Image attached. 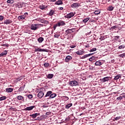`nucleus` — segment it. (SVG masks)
<instances>
[{"mask_svg":"<svg viewBox=\"0 0 125 125\" xmlns=\"http://www.w3.org/2000/svg\"><path fill=\"white\" fill-rule=\"evenodd\" d=\"M35 108V106L33 105L31 106L27 107L25 108V111H31V110H33V108Z\"/></svg>","mask_w":125,"mask_h":125,"instance_id":"obj_12","label":"nucleus"},{"mask_svg":"<svg viewBox=\"0 0 125 125\" xmlns=\"http://www.w3.org/2000/svg\"><path fill=\"white\" fill-rule=\"evenodd\" d=\"M40 22L41 23H44V20H43V19H41V20Z\"/></svg>","mask_w":125,"mask_h":125,"instance_id":"obj_53","label":"nucleus"},{"mask_svg":"<svg viewBox=\"0 0 125 125\" xmlns=\"http://www.w3.org/2000/svg\"><path fill=\"white\" fill-rule=\"evenodd\" d=\"M89 19H90V18H86V19L83 20V23H86L87 22V21H88V20H89Z\"/></svg>","mask_w":125,"mask_h":125,"instance_id":"obj_31","label":"nucleus"},{"mask_svg":"<svg viewBox=\"0 0 125 125\" xmlns=\"http://www.w3.org/2000/svg\"><path fill=\"white\" fill-rule=\"evenodd\" d=\"M50 1H52V2H55V1H56V0H50Z\"/></svg>","mask_w":125,"mask_h":125,"instance_id":"obj_58","label":"nucleus"},{"mask_svg":"<svg viewBox=\"0 0 125 125\" xmlns=\"http://www.w3.org/2000/svg\"><path fill=\"white\" fill-rule=\"evenodd\" d=\"M110 78L111 77H106L101 80L102 82H103V83H105V82H108V81H109V80H110Z\"/></svg>","mask_w":125,"mask_h":125,"instance_id":"obj_7","label":"nucleus"},{"mask_svg":"<svg viewBox=\"0 0 125 125\" xmlns=\"http://www.w3.org/2000/svg\"><path fill=\"white\" fill-rule=\"evenodd\" d=\"M121 119V116L117 117L115 118L114 121H119V120H120Z\"/></svg>","mask_w":125,"mask_h":125,"instance_id":"obj_43","label":"nucleus"},{"mask_svg":"<svg viewBox=\"0 0 125 125\" xmlns=\"http://www.w3.org/2000/svg\"><path fill=\"white\" fill-rule=\"evenodd\" d=\"M63 4V2L62 0H59L55 3V4H56L57 5H60L61 4Z\"/></svg>","mask_w":125,"mask_h":125,"instance_id":"obj_17","label":"nucleus"},{"mask_svg":"<svg viewBox=\"0 0 125 125\" xmlns=\"http://www.w3.org/2000/svg\"><path fill=\"white\" fill-rule=\"evenodd\" d=\"M84 53V52L82 50H80L76 52V54H78V55H83V54Z\"/></svg>","mask_w":125,"mask_h":125,"instance_id":"obj_23","label":"nucleus"},{"mask_svg":"<svg viewBox=\"0 0 125 125\" xmlns=\"http://www.w3.org/2000/svg\"><path fill=\"white\" fill-rule=\"evenodd\" d=\"M72 59H73V57H72V56H67L66 57V58L65 59V61L67 63H68V62H69V61H70V60H72Z\"/></svg>","mask_w":125,"mask_h":125,"instance_id":"obj_5","label":"nucleus"},{"mask_svg":"<svg viewBox=\"0 0 125 125\" xmlns=\"http://www.w3.org/2000/svg\"><path fill=\"white\" fill-rule=\"evenodd\" d=\"M54 37L55 38H56L57 39H58V38H59V37H60V35L59 34H55Z\"/></svg>","mask_w":125,"mask_h":125,"instance_id":"obj_40","label":"nucleus"},{"mask_svg":"<svg viewBox=\"0 0 125 125\" xmlns=\"http://www.w3.org/2000/svg\"><path fill=\"white\" fill-rule=\"evenodd\" d=\"M43 24H32L30 26V29L33 30V31H37L40 27H42Z\"/></svg>","mask_w":125,"mask_h":125,"instance_id":"obj_1","label":"nucleus"},{"mask_svg":"<svg viewBox=\"0 0 125 125\" xmlns=\"http://www.w3.org/2000/svg\"><path fill=\"white\" fill-rule=\"evenodd\" d=\"M40 9H41L42 10H43V9H45V6L43 5H41L39 6Z\"/></svg>","mask_w":125,"mask_h":125,"instance_id":"obj_30","label":"nucleus"},{"mask_svg":"<svg viewBox=\"0 0 125 125\" xmlns=\"http://www.w3.org/2000/svg\"><path fill=\"white\" fill-rule=\"evenodd\" d=\"M94 14L96 15H98V14H100V11H96L94 12Z\"/></svg>","mask_w":125,"mask_h":125,"instance_id":"obj_37","label":"nucleus"},{"mask_svg":"<svg viewBox=\"0 0 125 125\" xmlns=\"http://www.w3.org/2000/svg\"><path fill=\"white\" fill-rule=\"evenodd\" d=\"M75 14H76V12H70L69 14H67L65 16V18H67V19H70V18H72V17H74L75 16Z\"/></svg>","mask_w":125,"mask_h":125,"instance_id":"obj_3","label":"nucleus"},{"mask_svg":"<svg viewBox=\"0 0 125 125\" xmlns=\"http://www.w3.org/2000/svg\"><path fill=\"white\" fill-rule=\"evenodd\" d=\"M2 46H7V44H3Z\"/></svg>","mask_w":125,"mask_h":125,"instance_id":"obj_57","label":"nucleus"},{"mask_svg":"<svg viewBox=\"0 0 125 125\" xmlns=\"http://www.w3.org/2000/svg\"><path fill=\"white\" fill-rule=\"evenodd\" d=\"M11 23H12L11 20H6L4 21L3 24L5 25H8L9 24H11Z\"/></svg>","mask_w":125,"mask_h":125,"instance_id":"obj_9","label":"nucleus"},{"mask_svg":"<svg viewBox=\"0 0 125 125\" xmlns=\"http://www.w3.org/2000/svg\"><path fill=\"white\" fill-rule=\"evenodd\" d=\"M91 55H93V53L85 55L82 57V59L87 58V57H89V56H91Z\"/></svg>","mask_w":125,"mask_h":125,"instance_id":"obj_13","label":"nucleus"},{"mask_svg":"<svg viewBox=\"0 0 125 125\" xmlns=\"http://www.w3.org/2000/svg\"><path fill=\"white\" fill-rule=\"evenodd\" d=\"M94 60H95V57L94 56H92L89 59V61H90V62H92V61H94Z\"/></svg>","mask_w":125,"mask_h":125,"instance_id":"obj_32","label":"nucleus"},{"mask_svg":"<svg viewBox=\"0 0 125 125\" xmlns=\"http://www.w3.org/2000/svg\"><path fill=\"white\" fill-rule=\"evenodd\" d=\"M25 18H26V16H25V15H24L20 16L18 17L19 20H25Z\"/></svg>","mask_w":125,"mask_h":125,"instance_id":"obj_15","label":"nucleus"},{"mask_svg":"<svg viewBox=\"0 0 125 125\" xmlns=\"http://www.w3.org/2000/svg\"><path fill=\"white\" fill-rule=\"evenodd\" d=\"M43 95H44V93H43V92L42 91L40 92L38 94V96L39 98H40V99L42 98V97H43Z\"/></svg>","mask_w":125,"mask_h":125,"instance_id":"obj_10","label":"nucleus"},{"mask_svg":"<svg viewBox=\"0 0 125 125\" xmlns=\"http://www.w3.org/2000/svg\"><path fill=\"white\" fill-rule=\"evenodd\" d=\"M114 9V7L112 6H109L108 7L107 10H108L109 11H113V10Z\"/></svg>","mask_w":125,"mask_h":125,"instance_id":"obj_29","label":"nucleus"},{"mask_svg":"<svg viewBox=\"0 0 125 125\" xmlns=\"http://www.w3.org/2000/svg\"><path fill=\"white\" fill-rule=\"evenodd\" d=\"M71 48H75L76 47L75 45H71L70 46Z\"/></svg>","mask_w":125,"mask_h":125,"instance_id":"obj_54","label":"nucleus"},{"mask_svg":"<svg viewBox=\"0 0 125 125\" xmlns=\"http://www.w3.org/2000/svg\"><path fill=\"white\" fill-rule=\"evenodd\" d=\"M74 31H73V29H67L66 30L65 33L66 34H71L73 33Z\"/></svg>","mask_w":125,"mask_h":125,"instance_id":"obj_27","label":"nucleus"},{"mask_svg":"<svg viewBox=\"0 0 125 125\" xmlns=\"http://www.w3.org/2000/svg\"><path fill=\"white\" fill-rule=\"evenodd\" d=\"M52 94V91H48V92H47L46 95H45V97L50 96V95H51Z\"/></svg>","mask_w":125,"mask_h":125,"instance_id":"obj_20","label":"nucleus"},{"mask_svg":"<svg viewBox=\"0 0 125 125\" xmlns=\"http://www.w3.org/2000/svg\"><path fill=\"white\" fill-rule=\"evenodd\" d=\"M53 76H54L53 74H48L47 76V79H52V78H53Z\"/></svg>","mask_w":125,"mask_h":125,"instance_id":"obj_26","label":"nucleus"},{"mask_svg":"<svg viewBox=\"0 0 125 125\" xmlns=\"http://www.w3.org/2000/svg\"><path fill=\"white\" fill-rule=\"evenodd\" d=\"M69 84L71 86H73L78 85L79 83H78V82H77L76 81H72L69 83Z\"/></svg>","mask_w":125,"mask_h":125,"instance_id":"obj_4","label":"nucleus"},{"mask_svg":"<svg viewBox=\"0 0 125 125\" xmlns=\"http://www.w3.org/2000/svg\"><path fill=\"white\" fill-rule=\"evenodd\" d=\"M43 41H44V39L42 37H40L38 39V41L40 42V43H42Z\"/></svg>","mask_w":125,"mask_h":125,"instance_id":"obj_28","label":"nucleus"},{"mask_svg":"<svg viewBox=\"0 0 125 125\" xmlns=\"http://www.w3.org/2000/svg\"><path fill=\"white\" fill-rule=\"evenodd\" d=\"M117 28H118L117 26H113L111 27V30H115V29H117Z\"/></svg>","mask_w":125,"mask_h":125,"instance_id":"obj_41","label":"nucleus"},{"mask_svg":"<svg viewBox=\"0 0 125 125\" xmlns=\"http://www.w3.org/2000/svg\"><path fill=\"white\" fill-rule=\"evenodd\" d=\"M38 116H40V113H35V114L30 115V117H31V118H33V119H35V118H37Z\"/></svg>","mask_w":125,"mask_h":125,"instance_id":"obj_14","label":"nucleus"},{"mask_svg":"<svg viewBox=\"0 0 125 125\" xmlns=\"http://www.w3.org/2000/svg\"><path fill=\"white\" fill-rule=\"evenodd\" d=\"M115 41H118V40H119V39L120 38V36H117L115 37Z\"/></svg>","mask_w":125,"mask_h":125,"instance_id":"obj_45","label":"nucleus"},{"mask_svg":"<svg viewBox=\"0 0 125 125\" xmlns=\"http://www.w3.org/2000/svg\"><path fill=\"white\" fill-rule=\"evenodd\" d=\"M6 54H7V51L5 50L4 52H2L1 54H0V57L5 56V55H6Z\"/></svg>","mask_w":125,"mask_h":125,"instance_id":"obj_19","label":"nucleus"},{"mask_svg":"<svg viewBox=\"0 0 125 125\" xmlns=\"http://www.w3.org/2000/svg\"><path fill=\"white\" fill-rule=\"evenodd\" d=\"M28 97L29 99H32V98H33V95L29 94L28 95Z\"/></svg>","mask_w":125,"mask_h":125,"instance_id":"obj_44","label":"nucleus"},{"mask_svg":"<svg viewBox=\"0 0 125 125\" xmlns=\"http://www.w3.org/2000/svg\"><path fill=\"white\" fill-rule=\"evenodd\" d=\"M120 57H122V58H124V57H125V54H122L121 55H120Z\"/></svg>","mask_w":125,"mask_h":125,"instance_id":"obj_50","label":"nucleus"},{"mask_svg":"<svg viewBox=\"0 0 125 125\" xmlns=\"http://www.w3.org/2000/svg\"><path fill=\"white\" fill-rule=\"evenodd\" d=\"M93 51H96V48H93L90 50V52H93Z\"/></svg>","mask_w":125,"mask_h":125,"instance_id":"obj_38","label":"nucleus"},{"mask_svg":"<svg viewBox=\"0 0 125 125\" xmlns=\"http://www.w3.org/2000/svg\"><path fill=\"white\" fill-rule=\"evenodd\" d=\"M17 99L18 100H22V101H24V97L22 96H18L17 97Z\"/></svg>","mask_w":125,"mask_h":125,"instance_id":"obj_21","label":"nucleus"},{"mask_svg":"<svg viewBox=\"0 0 125 125\" xmlns=\"http://www.w3.org/2000/svg\"><path fill=\"white\" fill-rule=\"evenodd\" d=\"M80 6V3H73L71 4V7L72 8H76V7H79Z\"/></svg>","mask_w":125,"mask_h":125,"instance_id":"obj_6","label":"nucleus"},{"mask_svg":"<svg viewBox=\"0 0 125 125\" xmlns=\"http://www.w3.org/2000/svg\"><path fill=\"white\" fill-rule=\"evenodd\" d=\"M7 2V3H13V2H14V0H8Z\"/></svg>","mask_w":125,"mask_h":125,"instance_id":"obj_36","label":"nucleus"},{"mask_svg":"<svg viewBox=\"0 0 125 125\" xmlns=\"http://www.w3.org/2000/svg\"><path fill=\"white\" fill-rule=\"evenodd\" d=\"M119 79H122V75L118 74L117 75L115 76L114 80V81H117V80H119Z\"/></svg>","mask_w":125,"mask_h":125,"instance_id":"obj_11","label":"nucleus"},{"mask_svg":"<svg viewBox=\"0 0 125 125\" xmlns=\"http://www.w3.org/2000/svg\"><path fill=\"white\" fill-rule=\"evenodd\" d=\"M19 91H23V90H24V87L21 86V87L19 89Z\"/></svg>","mask_w":125,"mask_h":125,"instance_id":"obj_39","label":"nucleus"},{"mask_svg":"<svg viewBox=\"0 0 125 125\" xmlns=\"http://www.w3.org/2000/svg\"><path fill=\"white\" fill-rule=\"evenodd\" d=\"M55 12V11H54V10H51L49 13L47 14V15H49V16H52V15H53V14H54V13Z\"/></svg>","mask_w":125,"mask_h":125,"instance_id":"obj_18","label":"nucleus"},{"mask_svg":"<svg viewBox=\"0 0 125 125\" xmlns=\"http://www.w3.org/2000/svg\"><path fill=\"white\" fill-rule=\"evenodd\" d=\"M105 38H104V37L102 36L101 37V38H100V40H101V41H104V40Z\"/></svg>","mask_w":125,"mask_h":125,"instance_id":"obj_52","label":"nucleus"},{"mask_svg":"<svg viewBox=\"0 0 125 125\" xmlns=\"http://www.w3.org/2000/svg\"><path fill=\"white\" fill-rule=\"evenodd\" d=\"M117 100H122V99H123V97H122V96L118 97L117 98Z\"/></svg>","mask_w":125,"mask_h":125,"instance_id":"obj_47","label":"nucleus"},{"mask_svg":"<svg viewBox=\"0 0 125 125\" xmlns=\"http://www.w3.org/2000/svg\"><path fill=\"white\" fill-rule=\"evenodd\" d=\"M119 49H122V48H125V47H123V45L119 46L118 47Z\"/></svg>","mask_w":125,"mask_h":125,"instance_id":"obj_51","label":"nucleus"},{"mask_svg":"<svg viewBox=\"0 0 125 125\" xmlns=\"http://www.w3.org/2000/svg\"><path fill=\"white\" fill-rule=\"evenodd\" d=\"M59 10H63V7H61L59 8Z\"/></svg>","mask_w":125,"mask_h":125,"instance_id":"obj_56","label":"nucleus"},{"mask_svg":"<svg viewBox=\"0 0 125 125\" xmlns=\"http://www.w3.org/2000/svg\"><path fill=\"white\" fill-rule=\"evenodd\" d=\"M44 67H48L49 66V63H45L43 64Z\"/></svg>","mask_w":125,"mask_h":125,"instance_id":"obj_42","label":"nucleus"},{"mask_svg":"<svg viewBox=\"0 0 125 125\" xmlns=\"http://www.w3.org/2000/svg\"><path fill=\"white\" fill-rule=\"evenodd\" d=\"M80 116H82V114H80Z\"/></svg>","mask_w":125,"mask_h":125,"instance_id":"obj_59","label":"nucleus"},{"mask_svg":"<svg viewBox=\"0 0 125 125\" xmlns=\"http://www.w3.org/2000/svg\"><path fill=\"white\" fill-rule=\"evenodd\" d=\"M4 17H3V16H0V21H2V20H3V19H4Z\"/></svg>","mask_w":125,"mask_h":125,"instance_id":"obj_46","label":"nucleus"},{"mask_svg":"<svg viewBox=\"0 0 125 125\" xmlns=\"http://www.w3.org/2000/svg\"><path fill=\"white\" fill-rule=\"evenodd\" d=\"M22 6H23V5L21 3H18V7L19 8H22Z\"/></svg>","mask_w":125,"mask_h":125,"instance_id":"obj_35","label":"nucleus"},{"mask_svg":"<svg viewBox=\"0 0 125 125\" xmlns=\"http://www.w3.org/2000/svg\"><path fill=\"white\" fill-rule=\"evenodd\" d=\"M35 51L36 52L39 51L40 52H42L46 51V50H45V49H41V48H39V47H37V48H35Z\"/></svg>","mask_w":125,"mask_h":125,"instance_id":"obj_8","label":"nucleus"},{"mask_svg":"<svg viewBox=\"0 0 125 125\" xmlns=\"http://www.w3.org/2000/svg\"><path fill=\"white\" fill-rule=\"evenodd\" d=\"M6 99V97L2 96L0 97V101H2V100H5Z\"/></svg>","mask_w":125,"mask_h":125,"instance_id":"obj_33","label":"nucleus"},{"mask_svg":"<svg viewBox=\"0 0 125 125\" xmlns=\"http://www.w3.org/2000/svg\"><path fill=\"white\" fill-rule=\"evenodd\" d=\"M72 106H73V104L72 103H70V104H67L65 108V109H69V108H71V107H72Z\"/></svg>","mask_w":125,"mask_h":125,"instance_id":"obj_22","label":"nucleus"},{"mask_svg":"<svg viewBox=\"0 0 125 125\" xmlns=\"http://www.w3.org/2000/svg\"><path fill=\"white\" fill-rule=\"evenodd\" d=\"M63 99L64 101H67V100H69V97L65 96L63 97Z\"/></svg>","mask_w":125,"mask_h":125,"instance_id":"obj_34","label":"nucleus"},{"mask_svg":"<svg viewBox=\"0 0 125 125\" xmlns=\"http://www.w3.org/2000/svg\"><path fill=\"white\" fill-rule=\"evenodd\" d=\"M6 92H12L13 91V88H7L5 89Z\"/></svg>","mask_w":125,"mask_h":125,"instance_id":"obj_16","label":"nucleus"},{"mask_svg":"<svg viewBox=\"0 0 125 125\" xmlns=\"http://www.w3.org/2000/svg\"><path fill=\"white\" fill-rule=\"evenodd\" d=\"M63 25H66V23H65V22L63 21H61L60 22H59L58 23L54 25L53 26L54 31H55V30H56L57 27H60L61 26H63Z\"/></svg>","mask_w":125,"mask_h":125,"instance_id":"obj_2","label":"nucleus"},{"mask_svg":"<svg viewBox=\"0 0 125 125\" xmlns=\"http://www.w3.org/2000/svg\"><path fill=\"white\" fill-rule=\"evenodd\" d=\"M23 15H24V16H25V17H26V16H28V13H27V12L25 13Z\"/></svg>","mask_w":125,"mask_h":125,"instance_id":"obj_55","label":"nucleus"},{"mask_svg":"<svg viewBox=\"0 0 125 125\" xmlns=\"http://www.w3.org/2000/svg\"><path fill=\"white\" fill-rule=\"evenodd\" d=\"M95 65L96 66H101V65H102V62H101L100 61H97L95 62Z\"/></svg>","mask_w":125,"mask_h":125,"instance_id":"obj_24","label":"nucleus"},{"mask_svg":"<svg viewBox=\"0 0 125 125\" xmlns=\"http://www.w3.org/2000/svg\"><path fill=\"white\" fill-rule=\"evenodd\" d=\"M41 20H42V19H41L40 18H38L35 19L36 21H39V22H41Z\"/></svg>","mask_w":125,"mask_h":125,"instance_id":"obj_48","label":"nucleus"},{"mask_svg":"<svg viewBox=\"0 0 125 125\" xmlns=\"http://www.w3.org/2000/svg\"><path fill=\"white\" fill-rule=\"evenodd\" d=\"M43 24H49V22L47 21H44V22L43 23Z\"/></svg>","mask_w":125,"mask_h":125,"instance_id":"obj_49","label":"nucleus"},{"mask_svg":"<svg viewBox=\"0 0 125 125\" xmlns=\"http://www.w3.org/2000/svg\"><path fill=\"white\" fill-rule=\"evenodd\" d=\"M56 94L55 93H53V94H51L50 95V96H49V98L50 99H51L52 98H55V97H56Z\"/></svg>","mask_w":125,"mask_h":125,"instance_id":"obj_25","label":"nucleus"}]
</instances>
